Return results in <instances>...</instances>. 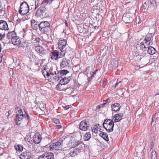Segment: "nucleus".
<instances>
[{"label": "nucleus", "mask_w": 159, "mask_h": 159, "mask_svg": "<svg viewBox=\"0 0 159 159\" xmlns=\"http://www.w3.org/2000/svg\"><path fill=\"white\" fill-rule=\"evenodd\" d=\"M57 47L60 51V57H63L65 55H71L73 51L69 47L67 43V41L65 39L59 40L57 43Z\"/></svg>", "instance_id": "nucleus-1"}, {"label": "nucleus", "mask_w": 159, "mask_h": 159, "mask_svg": "<svg viewBox=\"0 0 159 159\" xmlns=\"http://www.w3.org/2000/svg\"><path fill=\"white\" fill-rule=\"evenodd\" d=\"M39 30L42 34H47L51 30L50 24L47 21H42L39 24Z\"/></svg>", "instance_id": "nucleus-2"}, {"label": "nucleus", "mask_w": 159, "mask_h": 159, "mask_svg": "<svg viewBox=\"0 0 159 159\" xmlns=\"http://www.w3.org/2000/svg\"><path fill=\"white\" fill-rule=\"evenodd\" d=\"M114 121L109 119L105 120L103 124V126L107 131L111 133L113 131L114 126Z\"/></svg>", "instance_id": "nucleus-3"}, {"label": "nucleus", "mask_w": 159, "mask_h": 159, "mask_svg": "<svg viewBox=\"0 0 159 159\" xmlns=\"http://www.w3.org/2000/svg\"><path fill=\"white\" fill-rule=\"evenodd\" d=\"M48 10L45 6L41 7L37 11L35 15L38 17L43 18L49 16Z\"/></svg>", "instance_id": "nucleus-4"}, {"label": "nucleus", "mask_w": 159, "mask_h": 159, "mask_svg": "<svg viewBox=\"0 0 159 159\" xmlns=\"http://www.w3.org/2000/svg\"><path fill=\"white\" fill-rule=\"evenodd\" d=\"M71 79L70 76L65 77L60 80L59 83L57 85L56 88L60 90H65L67 89L68 87L62 89V86L68 84Z\"/></svg>", "instance_id": "nucleus-5"}, {"label": "nucleus", "mask_w": 159, "mask_h": 159, "mask_svg": "<svg viewBox=\"0 0 159 159\" xmlns=\"http://www.w3.org/2000/svg\"><path fill=\"white\" fill-rule=\"evenodd\" d=\"M15 112L16 113V118L15 120L16 123V125H19L20 123L18 122L23 119L24 116V114L22 110L19 107H17L15 108Z\"/></svg>", "instance_id": "nucleus-6"}, {"label": "nucleus", "mask_w": 159, "mask_h": 159, "mask_svg": "<svg viewBox=\"0 0 159 159\" xmlns=\"http://www.w3.org/2000/svg\"><path fill=\"white\" fill-rule=\"evenodd\" d=\"M19 10V13L21 15L27 14L30 10L29 6L26 2H23L21 4Z\"/></svg>", "instance_id": "nucleus-7"}, {"label": "nucleus", "mask_w": 159, "mask_h": 159, "mask_svg": "<svg viewBox=\"0 0 159 159\" xmlns=\"http://www.w3.org/2000/svg\"><path fill=\"white\" fill-rule=\"evenodd\" d=\"M60 141H57L52 143L49 145V150L51 151H53L54 149L59 150V148H61L62 147V144L63 140L62 139H60Z\"/></svg>", "instance_id": "nucleus-8"}, {"label": "nucleus", "mask_w": 159, "mask_h": 159, "mask_svg": "<svg viewBox=\"0 0 159 159\" xmlns=\"http://www.w3.org/2000/svg\"><path fill=\"white\" fill-rule=\"evenodd\" d=\"M80 129L84 131H87L90 128V124L88 120H84L81 121L79 125Z\"/></svg>", "instance_id": "nucleus-9"}, {"label": "nucleus", "mask_w": 159, "mask_h": 159, "mask_svg": "<svg viewBox=\"0 0 159 159\" xmlns=\"http://www.w3.org/2000/svg\"><path fill=\"white\" fill-rule=\"evenodd\" d=\"M42 73L45 78H51L53 77V74L50 71V69L47 66H46L42 70Z\"/></svg>", "instance_id": "nucleus-10"}, {"label": "nucleus", "mask_w": 159, "mask_h": 159, "mask_svg": "<svg viewBox=\"0 0 159 159\" xmlns=\"http://www.w3.org/2000/svg\"><path fill=\"white\" fill-rule=\"evenodd\" d=\"M38 159H54V154L51 152L45 153L40 156Z\"/></svg>", "instance_id": "nucleus-11"}, {"label": "nucleus", "mask_w": 159, "mask_h": 159, "mask_svg": "<svg viewBox=\"0 0 159 159\" xmlns=\"http://www.w3.org/2000/svg\"><path fill=\"white\" fill-rule=\"evenodd\" d=\"M153 34L152 33L148 34L143 40L146 44L147 45L148 47L150 45L151 43H152V39H153Z\"/></svg>", "instance_id": "nucleus-12"}, {"label": "nucleus", "mask_w": 159, "mask_h": 159, "mask_svg": "<svg viewBox=\"0 0 159 159\" xmlns=\"http://www.w3.org/2000/svg\"><path fill=\"white\" fill-rule=\"evenodd\" d=\"M60 51L55 50H54L51 52V57L52 60H56L59 58H62L60 57Z\"/></svg>", "instance_id": "nucleus-13"}, {"label": "nucleus", "mask_w": 159, "mask_h": 159, "mask_svg": "<svg viewBox=\"0 0 159 159\" xmlns=\"http://www.w3.org/2000/svg\"><path fill=\"white\" fill-rule=\"evenodd\" d=\"M70 63V61L66 58H63L60 63V67L61 68L68 67Z\"/></svg>", "instance_id": "nucleus-14"}, {"label": "nucleus", "mask_w": 159, "mask_h": 159, "mask_svg": "<svg viewBox=\"0 0 159 159\" xmlns=\"http://www.w3.org/2000/svg\"><path fill=\"white\" fill-rule=\"evenodd\" d=\"M0 30H7L9 28L6 21L3 20H0Z\"/></svg>", "instance_id": "nucleus-15"}, {"label": "nucleus", "mask_w": 159, "mask_h": 159, "mask_svg": "<svg viewBox=\"0 0 159 159\" xmlns=\"http://www.w3.org/2000/svg\"><path fill=\"white\" fill-rule=\"evenodd\" d=\"M42 139V135L39 133H36L33 136V141L36 144L39 143Z\"/></svg>", "instance_id": "nucleus-16"}, {"label": "nucleus", "mask_w": 159, "mask_h": 159, "mask_svg": "<svg viewBox=\"0 0 159 159\" xmlns=\"http://www.w3.org/2000/svg\"><path fill=\"white\" fill-rule=\"evenodd\" d=\"M35 49L36 52L39 53L41 55H44L45 54L46 51L43 48L40 46H36Z\"/></svg>", "instance_id": "nucleus-17"}, {"label": "nucleus", "mask_w": 159, "mask_h": 159, "mask_svg": "<svg viewBox=\"0 0 159 159\" xmlns=\"http://www.w3.org/2000/svg\"><path fill=\"white\" fill-rule=\"evenodd\" d=\"M31 25L32 28L34 30H37L38 28L39 29V24H38V22L34 19L31 20Z\"/></svg>", "instance_id": "nucleus-18"}, {"label": "nucleus", "mask_w": 159, "mask_h": 159, "mask_svg": "<svg viewBox=\"0 0 159 159\" xmlns=\"http://www.w3.org/2000/svg\"><path fill=\"white\" fill-rule=\"evenodd\" d=\"M80 152V149L77 148L75 149H73L72 150L68 155V156L74 157L78 154Z\"/></svg>", "instance_id": "nucleus-19"}, {"label": "nucleus", "mask_w": 159, "mask_h": 159, "mask_svg": "<svg viewBox=\"0 0 159 159\" xmlns=\"http://www.w3.org/2000/svg\"><path fill=\"white\" fill-rule=\"evenodd\" d=\"M112 110L113 111H119L120 109L121 106L120 104L118 103H115L111 105Z\"/></svg>", "instance_id": "nucleus-20"}, {"label": "nucleus", "mask_w": 159, "mask_h": 159, "mask_svg": "<svg viewBox=\"0 0 159 159\" xmlns=\"http://www.w3.org/2000/svg\"><path fill=\"white\" fill-rule=\"evenodd\" d=\"M12 43L14 45L19 46L20 43L21 42L19 37L17 36H16L11 40Z\"/></svg>", "instance_id": "nucleus-21"}, {"label": "nucleus", "mask_w": 159, "mask_h": 159, "mask_svg": "<svg viewBox=\"0 0 159 159\" xmlns=\"http://www.w3.org/2000/svg\"><path fill=\"white\" fill-rule=\"evenodd\" d=\"M16 36V33L14 31L9 32L7 34V39H11V40Z\"/></svg>", "instance_id": "nucleus-22"}, {"label": "nucleus", "mask_w": 159, "mask_h": 159, "mask_svg": "<svg viewBox=\"0 0 159 159\" xmlns=\"http://www.w3.org/2000/svg\"><path fill=\"white\" fill-rule=\"evenodd\" d=\"M148 48L147 50L148 53L151 55H153L155 54L157 52L156 49L152 46H150L148 47Z\"/></svg>", "instance_id": "nucleus-23"}, {"label": "nucleus", "mask_w": 159, "mask_h": 159, "mask_svg": "<svg viewBox=\"0 0 159 159\" xmlns=\"http://www.w3.org/2000/svg\"><path fill=\"white\" fill-rule=\"evenodd\" d=\"M145 44H146V43L145 42L143 41L140 43V45L141 49H142V51L143 52L145 51L146 50V49L148 47L147 44L145 45Z\"/></svg>", "instance_id": "nucleus-24"}, {"label": "nucleus", "mask_w": 159, "mask_h": 159, "mask_svg": "<svg viewBox=\"0 0 159 159\" xmlns=\"http://www.w3.org/2000/svg\"><path fill=\"white\" fill-rule=\"evenodd\" d=\"M28 42L26 40H23L22 41H21V42L20 43L19 46L20 47L26 48L28 46Z\"/></svg>", "instance_id": "nucleus-25"}, {"label": "nucleus", "mask_w": 159, "mask_h": 159, "mask_svg": "<svg viewBox=\"0 0 159 159\" xmlns=\"http://www.w3.org/2000/svg\"><path fill=\"white\" fill-rule=\"evenodd\" d=\"M99 135L106 141H109L108 135L105 132L101 133L99 134Z\"/></svg>", "instance_id": "nucleus-26"}, {"label": "nucleus", "mask_w": 159, "mask_h": 159, "mask_svg": "<svg viewBox=\"0 0 159 159\" xmlns=\"http://www.w3.org/2000/svg\"><path fill=\"white\" fill-rule=\"evenodd\" d=\"M69 72V71L66 70H61L60 71V73H58V76H59L61 78H62V76L66 75Z\"/></svg>", "instance_id": "nucleus-27"}, {"label": "nucleus", "mask_w": 159, "mask_h": 159, "mask_svg": "<svg viewBox=\"0 0 159 159\" xmlns=\"http://www.w3.org/2000/svg\"><path fill=\"white\" fill-rule=\"evenodd\" d=\"M91 137V135L90 132H87L84 135L83 139L85 141H88L89 140Z\"/></svg>", "instance_id": "nucleus-28"}, {"label": "nucleus", "mask_w": 159, "mask_h": 159, "mask_svg": "<svg viewBox=\"0 0 159 159\" xmlns=\"http://www.w3.org/2000/svg\"><path fill=\"white\" fill-rule=\"evenodd\" d=\"M151 4L150 6L153 9L156 8L157 7V4L155 0H149Z\"/></svg>", "instance_id": "nucleus-29"}, {"label": "nucleus", "mask_w": 159, "mask_h": 159, "mask_svg": "<svg viewBox=\"0 0 159 159\" xmlns=\"http://www.w3.org/2000/svg\"><path fill=\"white\" fill-rule=\"evenodd\" d=\"M99 126V125L98 124H96L95 125L92 127V131L95 133H97L98 132V127Z\"/></svg>", "instance_id": "nucleus-30"}, {"label": "nucleus", "mask_w": 159, "mask_h": 159, "mask_svg": "<svg viewBox=\"0 0 159 159\" xmlns=\"http://www.w3.org/2000/svg\"><path fill=\"white\" fill-rule=\"evenodd\" d=\"M14 147L16 150L20 152L22 151L23 148V147L22 146L18 144L17 145L16 144L15 145Z\"/></svg>", "instance_id": "nucleus-31"}, {"label": "nucleus", "mask_w": 159, "mask_h": 159, "mask_svg": "<svg viewBox=\"0 0 159 159\" xmlns=\"http://www.w3.org/2000/svg\"><path fill=\"white\" fill-rule=\"evenodd\" d=\"M53 0H43L41 4V6H45L48 3H51Z\"/></svg>", "instance_id": "nucleus-32"}, {"label": "nucleus", "mask_w": 159, "mask_h": 159, "mask_svg": "<svg viewBox=\"0 0 159 159\" xmlns=\"http://www.w3.org/2000/svg\"><path fill=\"white\" fill-rule=\"evenodd\" d=\"M152 159H157V155L155 151H152L151 153Z\"/></svg>", "instance_id": "nucleus-33"}, {"label": "nucleus", "mask_w": 159, "mask_h": 159, "mask_svg": "<svg viewBox=\"0 0 159 159\" xmlns=\"http://www.w3.org/2000/svg\"><path fill=\"white\" fill-rule=\"evenodd\" d=\"M113 117L114 118H115L114 120V122L115 123L118 122L122 120V119L119 116V115L118 114L115 115Z\"/></svg>", "instance_id": "nucleus-34"}, {"label": "nucleus", "mask_w": 159, "mask_h": 159, "mask_svg": "<svg viewBox=\"0 0 159 159\" xmlns=\"http://www.w3.org/2000/svg\"><path fill=\"white\" fill-rule=\"evenodd\" d=\"M118 61L116 60H115V61H111V64L114 68L116 69L117 68L118 66Z\"/></svg>", "instance_id": "nucleus-35"}, {"label": "nucleus", "mask_w": 159, "mask_h": 159, "mask_svg": "<svg viewBox=\"0 0 159 159\" xmlns=\"http://www.w3.org/2000/svg\"><path fill=\"white\" fill-rule=\"evenodd\" d=\"M20 157L21 159H27L26 158L27 154L26 152H24L20 155Z\"/></svg>", "instance_id": "nucleus-36"}, {"label": "nucleus", "mask_w": 159, "mask_h": 159, "mask_svg": "<svg viewBox=\"0 0 159 159\" xmlns=\"http://www.w3.org/2000/svg\"><path fill=\"white\" fill-rule=\"evenodd\" d=\"M24 112L25 114H24V117L27 120H29L30 119V117L27 112L25 110H24Z\"/></svg>", "instance_id": "nucleus-37"}, {"label": "nucleus", "mask_w": 159, "mask_h": 159, "mask_svg": "<svg viewBox=\"0 0 159 159\" xmlns=\"http://www.w3.org/2000/svg\"><path fill=\"white\" fill-rule=\"evenodd\" d=\"M52 120L54 123L56 124H60V120L56 118H53Z\"/></svg>", "instance_id": "nucleus-38"}, {"label": "nucleus", "mask_w": 159, "mask_h": 159, "mask_svg": "<svg viewBox=\"0 0 159 159\" xmlns=\"http://www.w3.org/2000/svg\"><path fill=\"white\" fill-rule=\"evenodd\" d=\"M105 105L106 103H102L98 105L96 107V110H99L101 108H103Z\"/></svg>", "instance_id": "nucleus-39"}, {"label": "nucleus", "mask_w": 159, "mask_h": 159, "mask_svg": "<svg viewBox=\"0 0 159 159\" xmlns=\"http://www.w3.org/2000/svg\"><path fill=\"white\" fill-rule=\"evenodd\" d=\"M60 78L61 77L59 76H58V75L57 76H54L53 77V80L55 81H58L60 80Z\"/></svg>", "instance_id": "nucleus-40"}, {"label": "nucleus", "mask_w": 159, "mask_h": 159, "mask_svg": "<svg viewBox=\"0 0 159 159\" xmlns=\"http://www.w3.org/2000/svg\"><path fill=\"white\" fill-rule=\"evenodd\" d=\"M141 7L143 9H147L148 5L147 4L146 2H145L142 5Z\"/></svg>", "instance_id": "nucleus-41"}, {"label": "nucleus", "mask_w": 159, "mask_h": 159, "mask_svg": "<svg viewBox=\"0 0 159 159\" xmlns=\"http://www.w3.org/2000/svg\"><path fill=\"white\" fill-rule=\"evenodd\" d=\"M39 1L40 0H35V9H36L37 7H38L39 4Z\"/></svg>", "instance_id": "nucleus-42"}, {"label": "nucleus", "mask_w": 159, "mask_h": 159, "mask_svg": "<svg viewBox=\"0 0 159 159\" xmlns=\"http://www.w3.org/2000/svg\"><path fill=\"white\" fill-rule=\"evenodd\" d=\"M80 142L79 141H75L74 142V147H76V146H77L78 145H79L80 143Z\"/></svg>", "instance_id": "nucleus-43"}, {"label": "nucleus", "mask_w": 159, "mask_h": 159, "mask_svg": "<svg viewBox=\"0 0 159 159\" xmlns=\"http://www.w3.org/2000/svg\"><path fill=\"white\" fill-rule=\"evenodd\" d=\"M5 37V33H3V34L0 33V40H2V39L4 38Z\"/></svg>", "instance_id": "nucleus-44"}, {"label": "nucleus", "mask_w": 159, "mask_h": 159, "mask_svg": "<svg viewBox=\"0 0 159 159\" xmlns=\"http://www.w3.org/2000/svg\"><path fill=\"white\" fill-rule=\"evenodd\" d=\"M5 11L3 10V8H0V15L3 16L5 14Z\"/></svg>", "instance_id": "nucleus-45"}, {"label": "nucleus", "mask_w": 159, "mask_h": 159, "mask_svg": "<svg viewBox=\"0 0 159 159\" xmlns=\"http://www.w3.org/2000/svg\"><path fill=\"white\" fill-rule=\"evenodd\" d=\"M103 102L104 103H106V104L107 103H109L111 102L109 98H107L106 100H104Z\"/></svg>", "instance_id": "nucleus-46"}, {"label": "nucleus", "mask_w": 159, "mask_h": 159, "mask_svg": "<svg viewBox=\"0 0 159 159\" xmlns=\"http://www.w3.org/2000/svg\"><path fill=\"white\" fill-rule=\"evenodd\" d=\"M117 114L122 119L124 118V114L123 113L120 112Z\"/></svg>", "instance_id": "nucleus-47"}, {"label": "nucleus", "mask_w": 159, "mask_h": 159, "mask_svg": "<svg viewBox=\"0 0 159 159\" xmlns=\"http://www.w3.org/2000/svg\"><path fill=\"white\" fill-rule=\"evenodd\" d=\"M121 82V81L119 80L118 79L117 80V82L115 84V88H116L118 85Z\"/></svg>", "instance_id": "nucleus-48"}, {"label": "nucleus", "mask_w": 159, "mask_h": 159, "mask_svg": "<svg viewBox=\"0 0 159 159\" xmlns=\"http://www.w3.org/2000/svg\"><path fill=\"white\" fill-rule=\"evenodd\" d=\"M71 106L70 105H67L65 106H63L64 109L65 110H67L69 108H70Z\"/></svg>", "instance_id": "nucleus-49"}, {"label": "nucleus", "mask_w": 159, "mask_h": 159, "mask_svg": "<svg viewBox=\"0 0 159 159\" xmlns=\"http://www.w3.org/2000/svg\"><path fill=\"white\" fill-rule=\"evenodd\" d=\"M35 40L38 43H39L40 42L41 40V39L40 38L38 37H37L35 39Z\"/></svg>", "instance_id": "nucleus-50"}, {"label": "nucleus", "mask_w": 159, "mask_h": 159, "mask_svg": "<svg viewBox=\"0 0 159 159\" xmlns=\"http://www.w3.org/2000/svg\"><path fill=\"white\" fill-rule=\"evenodd\" d=\"M92 73L93 74L91 76V78H93L94 77V75H95L96 74V73L94 71Z\"/></svg>", "instance_id": "nucleus-51"}, {"label": "nucleus", "mask_w": 159, "mask_h": 159, "mask_svg": "<svg viewBox=\"0 0 159 159\" xmlns=\"http://www.w3.org/2000/svg\"><path fill=\"white\" fill-rule=\"evenodd\" d=\"M56 126H57V128L58 129H59L60 128L62 127V126H61V125H57Z\"/></svg>", "instance_id": "nucleus-52"}, {"label": "nucleus", "mask_w": 159, "mask_h": 159, "mask_svg": "<svg viewBox=\"0 0 159 159\" xmlns=\"http://www.w3.org/2000/svg\"><path fill=\"white\" fill-rule=\"evenodd\" d=\"M93 78H91V77H88L87 79L88 80L89 82Z\"/></svg>", "instance_id": "nucleus-53"}, {"label": "nucleus", "mask_w": 159, "mask_h": 159, "mask_svg": "<svg viewBox=\"0 0 159 159\" xmlns=\"http://www.w3.org/2000/svg\"><path fill=\"white\" fill-rule=\"evenodd\" d=\"M107 80H103V84H104L105 83H106L107 82Z\"/></svg>", "instance_id": "nucleus-54"}, {"label": "nucleus", "mask_w": 159, "mask_h": 159, "mask_svg": "<svg viewBox=\"0 0 159 159\" xmlns=\"http://www.w3.org/2000/svg\"><path fill=\"white\" fill-rule=\"evenodd\" d=\"M130 20V22H131L133 21V18L132 17H130L129 19Z\"/></svg>", "instance_id": "nucleus-55"}, {"label": "nucleus", "mask_w": 159, "mask_h": 159, "mask_svg": "<svg viewBox=\"0 0 159 159\" xmlns=\"http://www.w3.org/2000/svg\"><path fill=\"white\" fill-rule=\"evenodd\" d=\"M8 116H9V115H10V114L11 113V111H8Z\"/></svg>", "instance_id": "nucleus-56"}, {"label": "nucleus", "mask_w": 159, "mask_h": 159, "mask_svg": "<svg viewBox=\"0 0 159 159\" xmlns=\"http://www.w3.org/2000/svg\"><path fill=\"white\" fill-rule=\"evenodd\" d=\"M2 6V3L0 1V8H1Z\"/></svg>", "instance_id": "nucleus-57"}, {"label": "nucleus", "mask_w": 159, "mask_h": 159, "mask_svg": "<svg viewBox=\"0 0 159 159\" xmlns=\"http://www.w3.org/2000/svg\"><path fill=\"white\" fill-rule=\"evenodd\" d=\"M2 48L1 47V44L0 43V50H2Z\"/></svg>", "instance_id": "nucleus-58"}, {"label": "nucleus", "mask_w": 159, "mask_h": 159, "mask_svg": "<svg viewBox=\"0 0 159 159\" xmlns=\"http://www.w3.org/2000/svg\"><path fill=\"white\" fill-rule=\"evenodd\" d=\"M98 69H97L94 71L96 73H97V72L98 71Z\"/></svg>", "instance_id": "nucleus-59"}, {"label": "nucleus", "mask_w": 159, "mask_h": 159, "mask_svg": "<svg viewBox=\"0 0 159 159\" xmlns=\"http://www.w3.org/2000/svg\"><path fill=\"white\" fill-rule=\"evenodd\" d=\"M35 65H37L38 66H39V63H35Z\"/></svg>", "instance_id": "nucleus-60"}, {"label": "nucleus", "mask_w": 159, "mask_h": 159, "mask_svg": "<svg viewBox=\"0 0 159 159\" xmlns=\"http://www.w3.org/2000/svg\"><path fill=\"white\" fill-rule=\"evenodd\" d=\"M123 17L124 18V19H126L127 18L126 17H125L124 16V15H123Z\"/></svg>", "instance_id": "nucleus-61"}, {"label": "nucleus", "mask_w": 159, "mask_h": 159, "mask_svg": "<svg viewBox=\"0 0 159 159\" xmlns=\"http://www.w3.org/2000/svg\"><path fill=\"white\" fill-rule=\"evenodd\" d=\"M59 73H60V72H58L57 73V74L56 72H55V74L56 75H58V74Z\"/></svg>", "instance_id": "nucleus-62"}, {"label": "nucleus", "mask_w": 159, "mask_h": 159, "mask_svg": "<svg viewBox=\"0 0 159 159\" xmlns=\"http://www.w3.org/2000/svg\"><path fill=\"white\" fill-rule=\"evenodd\" d=\"M151 145H152V146H153V143L152 142Z\"/></svg>", "instance_id": "nucleus-63"}, {"label": "nucleus", "mask_w": 159, "mask_h": 159, "mask_svg": "<svg viewBox=\"0 0 159 159\" xmlns=\"http://www.w3.org/2000/svg\"><path fill=\"white\" fill-rule=\"evenodd\" d=\"M65 25H66V26H67V23L66 22Z\"/></svg>", "instance_id": "nucleus-64"}]
</instances>
